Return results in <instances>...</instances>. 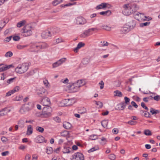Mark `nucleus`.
<instances>
[{
  "label": "nucleus",
  "instance_id": "37",
  "mask_svg": "<svg viewBox=\"0 0 160 160\" xmlns=\"http://www.w3.org/2000/svg\"><path fill=\"white\" fill-rule=\"evenodd\" d=\"M125 100V102H123V103H124V104L128 105L130 103V99L127 97H125L124 98Z\"/></svg>",
  "mask_w": 160,
  "mask_h": 160
},
{
  "label": "nucleus",
  "instance_id": "61",
  "mask_svg": "<svg viewBox=\"0 0 160 160\" xmlns=\"http://www.w3.org/2000/svg\"><path fill=\"white\" fill-rule=\"evenodd\" d=\"M63 42V40L62 38H58L56 39V44L62 42Z\"/></svg>",
  "mask_w": 160,
  "mask_h": 160
},
{
  "label": "nucleus",
  "instance_id": "42",
  "mask_svg": "<svg viewBox=\"0 0 160 160\" xmlns=\"http://www.w3.org/2000/svg\"><path fill=\"white\" fill-rule=\"evenodd\" d=\"M28 46L27 45H21L18 44L17 45V48L18 49H22Z\"/></svg>",
  "mask_w": 160,
  "mask_h": 160
},
{
  "label": "nucleus",
  "instance_id": "23",
  "mask_svg": "<svg viewBox=\"0 0 160 160\" xmlns=\"http://www.w3.org/2000/svg\"><path fill=\"white\" fill-rule=\"evenodd\" d=\"M111 13V12L110 10H108L104 12H99V14L104 16H109Z\"/></svg>",
  "mask_w": 160,
  "mask_h": 160
},
{
  "label": "nucleus",
  "instance_id": "30",
  "mask_svg": "<svg viewBox=\"0 0 160 160\" xmlns=\"http://www.w3.org/2000/svg\"><path fill=\"white\" fill-rule=\"evenodd\" d=\"M70 150H72V149L68 147H65L63 150L62 152L64 153H69L70 152Z\"/></svg>",
  "mask_w": 160,
  "mask_h": 160
},
{
  "label": "nucleus",
  "instance_id": "59",
  "mask_svg": "<svg viewBox=\"0 0 160 160\" xmlns=\"http://www.w3.org/2000/svg\"><path fill=\"white\" fill-rule=\"evenodd\" d=\"M118 130L117 128H114L112 130V132L114 134H117L118 132Z\"/></svg>",
  "mask_w": 160,
  "mask_h": 160
},
{
  "label": "nucleus",
  "instance_id": "45",
  "mask_svg": "<svg viewBox=\"0 0 160 160\" xmlns=\"http://www.w3.org/2000/svg\"><path fill=\"white\" fill-rule=\"evenodd\" d=\"M96 104L98 106V108H101L103 104L100 101H95Z\"/></svg>",
  "mask_w": 160,
  "mask_h": 160
},
{
  "label": "nucleus",
  "instance_id": "34",
  "mask_svg": "<svg viewBox=\"0 0 160 160\" xmlns=\"http://www.w3.org/2000/svg\"><path fill=\"white\" fill-rule=\"evenodd\" d=\"M6 24V22L5 21L2 20L0 21V31L4 27Z\"/></svg>",
  "mask_w": 160,
  "mask_h": 160
},
{
  "label": "nucleus",
  "instance_id": "33",
  "mask_svg": "<svg viewBox=\"0 0 160 160\" xmlns=\"http://www.w3.org/2000/svg\"><path fill=\"white\" fill-rule=\"evenodd\" d=\"M108 122L107 120H104L101 122V124L103 127L106 128L107 127Z\"/></svg>",
  "mask_w": 160,
  "mask_h": 160
},
{
  "label": "nucleus",
  "instance_id": "24",
  "mask_svg": "<svg viewBox=\"0 0 160 160\" xmlns=\"http://www.w3.org/2000/svg\"><path fill=\"white\" fill-rule=\"evenodd\" d=\"M126 105L124 104V103L123 102L121 103L118 105V109L119 110H122L124 109L126 107Z\"/></svg>",
  "mask_w": 160,
  "mask_h": 160
},
{
  "label": "nucleus",
  "instance_id": "1",
  "mask_svg": "<svg viewBox=\"0 0 160 160\" xmlns=\"http://www.w3.org/2000/svg\"><path fill=\"white\" fill-rule=\"evenodd\" d=\"M122 13L126 16H129L134 13L139 8L138 6L134 2L124 4L123 6Z\"/></svg>",
  "mask_w": 160,
  "mask_h": 160
},
{
  "label": "nucleus",
  "instance_id": "52",
  "mask_svg": "<svg viewBox=\"0 0 160 160\" xmlns=\"http://www.w3.org/2000/svg\"><path fill=\"white\" fill-rule=\"evenodd\" d=\"M137 122L136 121H134L132 120H131L128 121L127 122V123L131 125H134L136 124Z\"/></svg>",
  "mask_w": 160,
  "mask_h": 160
},
{
  "label": "nucleus",
  "instance_id": "48",
  "mask_svg": "<svg viewBox=\"0 0 160 160\" xmlns=\"http://www.w3.org/2000/svg\"><path fill=\"white\" fill-rule=\"evenodd\" d=\"M36 129L37 131L40 132H42L44 131V128L38 126L36 128Z\"/></svg>",
  "mask_w": 160,
  "mask_h": 160
},
{
  "label": "nucleus",
  "instance_id": "64",
  "mask_svg": "<svg viewBox=\"0 0 160 160\" xmlns=\"http://www.w3.org/2000/svg\"><path fill=\"white\" fill-rule=\"evenodd\" d=\"M153 98L154 100L157 101H158L160 99V97L159 95L155 96Z\"/></svg>",
  "mask_w": 160,
  "mask_h": 160
},
{
  "label": "nucleus",
  "instance_id": "11",
  "mask_svg": "<svg viewBox=\"0 0 160 160\" xmlns=\"http://www.w3.org/2000/svg\"><path fill=\"white\" fill-rule=\"evenodd\" d=\"M75 102L74 99H65L62 101L65 106H69L72 105Z\"/></svg>",
  "mask_w": 160,
  "mask_h": 160
},
{
  "label": "nucleus",
  "instance_id": "58",
  "mask_svg": "<svg viewBox=\"0 0 160 160\" xmlns=\"http://www.w3.org/2000/svg\"><path fill=\"white\" fill-rule=\"evenodd\" d=\"M99 84L100 85V88L102 89L104 88V83L102 81H101L99 83Z\"/></svg>",
  "mask_w": 160,
  "mask_h": 160
},
{
  "label": "nucleus",
  "instance_id": "35",
  "mask_svg": "<svg viewBox=\"0 0 160 160\" xmlns=\"http://www.w3.org/2000/svg\"><path fill=\"white\" fill-rule=\"evenodd\" d=\"M78 112L80 113H84L86 112V110L84 107L80 108L78 109Z\"/></svg>",
  "mask_w": 160,
  "mask_h": 160
},
{
  "label": "nucleus",
  "instance_id": "2",
  "mask_svg": "<svg viewBox=\"0 0 160 160\" xmlns=\"http://www.w3.org/2000/svg\"><path fill=\"white\" fill-rule=\"evenodd\" d=\"M85 84L84 81L80 80H78L76 83L69 84L68 86V87L71 92H75L78 91L79 88L83 86Z\"/></svg>",
  "mask_w": 160,
  "mask_h": 160
},
{
  "label": "nucleus",
  "instance_id": "20",
  "mask_svg": "<svg viewBox=\"0 0 160 160\" xmlns=\"http://www.w3.org/2000/svg\"><path fill=\"white\" fill-rule=\"evenodd\" d=\"M45 89L43 88H40L37 92V94L40 97H42L45 92Z\"/></svg>",
  "mask_w": 160,
  "mask_h": 160
},
{
  "label": "nucleus",
  "instance_id": "15",
  "mask_svg": "<svg viewBox=\"0 0 160 160\" xmlns=\"http://www.w3.org/2000/svg\"><path fill=\"white\" fill-rule=\"evenodd\" d=\"M35 141L37 143L46 142H47V140H45L44 137L40 135L37 136L35 139Z\"/></svg>",
  "mask_w": 160,
  "mask_h": 160
},
{
  "label": "nucleus",
  "instance_id": "55",
  "mask_svg": "<svg viewBox=\"0 0 160 160\" xmlns=\"http://www.w3.org/2000/svg\"><path fill=\"white\" fill-rule=\"evenodd\" d=\"M88 62V59L87 58H85L82 59V63L83 64H86Z\"/></svg>",
  "mask_w": 160,
  "mask_h": 160
},
{
  "label": "nucleus",
  "instance_id": "47",
  "mask_svg": "<svg viewBox=\"0 0 160 160\" xmlns=\"http://www.w3.org/2000/svg\"><path fill=\"white\" fill-rule=\"evenodd\" d=\"M68 133H69L68 131H65L61 133V135L62 136L65 137L68 135Z\"/></svg>",
  "mask_w": 160,
  "mask_h": 160
},
{
  "label": "nucleus",
  "instance_id": "19",
  "mask_svg": "<svg viewBox=\"0 0 160 160\" xmlns=\"http://www.w3.org/2000/svg\"><path fill=\"white\" fill-rule=\"evenodd\" d=\"M128 24L129 26V28L130 29H133L136 26V22L134 20H131L128 23H126Z\"/></svg>",
  "mask_w": 160,
  "mask_h": 160
},
{
  "label": "nucleus",
  "instance_id": "41",
  "mask_svg": "<svg viewBox=\"0 0 160 160\" xmlns=\"http://www.w3.org/2000/svg\"><path fill=\"white\" fill-rule=\"evenodd\" d=\"M18 124L19 127L22 128L24 127V121L22 119L20 120L18 122Z\"/></svg>",
  "mask_w": 160,
  "mask_h": 160
},
{
  "label": "nucleus",
  "instance_id": "62",
  "mask_svg": "<svg viewBox=\"0 0 160 160\" xmlns=\"http://www.w3.org/2000/svg\"><path fill=\"white\" fill-rule=\"evenodd\" d=\"M131 104L132 106L136 108H137L138 107V105L134 101L132 102H131Z\"/></svg>",
  "mask_w": 160,
  "mask_h": 160
},
{
  "label": "nucleus",
  "instance_id": "13",
  "mask_svg": "<svg viewBox=\"0 0 160 160\" xmlns=\"http://www.w3.org/2000/svg\"><path fill=\"white\" fill-rule=\"evenodd\" d=\"M130 30L129 26L128 24H125L120 30L121 33L122 34H126Z\"/></svg>",
  "mask_w": 160,
  "mask_h": 160
},
{
  "label": "nucleus",
  "instance_id": "9",
  "mask_svg": "<svg viewBox=\"0 0 160 160\" xmlns=\"http://www.w3.org/2000/svg\"><path fill=\"white\" fill-rule=\"evenodd\" d=\"M111 7V6L108 3L103 2L97 6L95 8L97 10L105 8H109Z\"/></svg>",
  "mask_w": 160,
  "mask_h": 160
},
{
  "label": "nucleus",
  "instance_id": "50",
  "mask_svg": "<svg viewBox=\"0 0 160 160\" xmlns=\"http://www.w3.org/2000/svg\"><path fill=\"white\" fill-rule=\"evenodd\" d=\"M12 53L11 51H9L6 52L5 55L6 57H11L12 55Z\"/></svg>",
  "mask_w": 160,
  "mask_h": 160
},
{
  "label": "nucleus",
  "instance_id": "18",
  "mask_svg": "<svg viewBox=\"0 0 160 160\" xmlns=\"http://www.w3.org/2000/svg\"><path fill=\"white\" fill-rule=\"evenodd\" d=\"M28 108L24 104L20 108L19 112L21 114H25L28 111Z\"/></svg>",
  "mask_w": 160,
  "mask_h": 160
},
{
  "label": "nucleus",
  "instance_id": "46",
  "mask_svg": "<svg viewBox=\"0 0 160 160\" xmlns=\"http://www.w3.org/2000/svg\"><path fill=\"white\" fill-rule=\"evenodd\" d=\"M142 112L143 113L145 112L144 113V116L146 118H149L150 116V114L149 112H146V111H143L141 110L140 111Z\"/></svg>",
  "mask_w": 160,
  "mask_h": 160
},
{
  "label": "nucleus",
  "instance_id": "7",
  "mask_svg": "<svg viewBox=\"0 0 160 160\" xmlns=\"http://www.w3.org/2000/svg\"><path fill=\"white\" fill-rule=\"evenodd\" d=\"M84 155L80 152H77L72 156V160H84Z\"/></svg>",
  "mask_w": 160,
  "mask_h": 160
},
{
  "label": "nucleus",
  "instance_id": "36",
  "mask_svg": "<svg viewBox=\"0 0 160 160\" xmlns=\"http://www.w3.org/2000/svg\"><path fill=\"white\" fill-rule=\"evenodd\" d=\"M150 112L152 115H154V114H156L158 113L159 112L158 110H155L152 108H151L150 109Z\"/></svg>",
  "mask_w": 160,
  "mask_h": 160
},
{
  "label": "nucleus",
  "instance_id": "14",
  "mask_svg": "<svg viewBox=\"0 0 160 160\" xmlns=\"http://www.w3.org/2000/svg\"><path fill=\"white\" fill-rule=\"evenodd\" d=\"M41 103L44 106H48L50 104V102L48 98L44 97L41 100Z\"/></svg>",
  "mask_w": 160,
  "mask_h": 160
},
{
  "label": "nucleus",
  "instance_id": "29",
  "mask_svg": "<svg viewBox=\"0 0 160 160\" xmlns=\"http://www.w3.org/2000/svg\"><path fill=\"white\" fill-rule=\"evenodd\" d=\"M48 44L45 42L39 43L40 49H45L48 47Z\"/></svg>",
  "mask_w": 160,
  "mask_h": 160
},
{
  "label": "nucleus",
  "instance_id": "53",
  "mask_svg": "<svg viewBox=\"0 0 160 160\" xmlns=\"http://www.w3.org/2000/svg\"><path fill=\"white\" fill-rule=\"evenodd\" d=\"M54 121L57 122H61V119L58 117H56L53 118Z\"/></svg>",
  "mask_w": 160,
  "mask_h": 160
},
{
  "label": "nucleus",
  "instance_id": "16",
  "mask_svg": "<svg viewBox=\"0 0 160 160\" xmlns=\"http://www.w3.org/2000/svg\"><path fill=\"white\" fill-rule=\"evenodd\" d=\"M92 34V33H91L89 30L88 29L83 31L80 35V37L82 38H85L89 36Z\"/></svg>",
  "mask_w": 160,
  "mask_h": 160
},
{
  "label": "nucleus",
  "instance_id": "6",
  "mask_svg": "<svg viewBox=\"0 0 160 160\" xmlns=\"http://www.w3.org/2000/svg\"><path fill=\"white\" fill-rule=\"evenodd\" d=\"M134 16L135 18L138 21L140 20H150L152 19L151 17H147L145 16L143 13H141L138 12H137L136 13L135 12L134 14Z\"/></svg>",
  "mask_w": 160,
  "mask_h": 160
},
{
  "label": "nucleus",
  "instance_id": "54",
  "mask_svg": "<svg viewBox=\"0 0 160 160\" xmlns=\"http://www.w3.org/2000/svg\"><path fill=\"white\" fill-rule=\"evenodd\" d=\"M150 24V22H147L145 23H142L140 24V26L141 27H143L144 26H146L149 25Z\"/></svg>",
  "mask_w": 160,
  "mask_h": 160
},
{
  "label": "nucleus",
  "instance_id": "63",
  "mask_svg": "<svg viewBox=\"0 0 160 160\" xmlns=\"http://www.w3.org/2000/svg\"><path fill=\"white\" fill-rule=\"evenodd\" d=\"M9 153L8 151H6L1 153V155L2 156H4L8 155Z\"/></svg>",
  "mask_w": 160,
  "mask_h": 160
},
{
  "label": "nucleus",
  "instance_id": "10",
  "mask_svg": "<svg viewBox=\"0 0 160 160\" xmlns=\"http://www.w3.org/2000/svg\"><path fill=\"white\" fill-rule=\"evenodd\" d=\"M76 23L78 25H82L86 22V20L82 17H78L76 18Z\"/></svg>",
  "mask_w": 160,
  "mask_h": 160
},
{
  "label": "nucleus",
  "instance_id": "43",
  "mask_svg": "<svg viewBox=\"0 0 160 160\" xmlns=\"http://www.w3.org/2000/svg\"><path fill=\"white\" fill-rule=\"evenodd\" d=\"M20 89V88L19 87L17 86L14 87V88L12 90V93H14L15 92H18L19 90Z\"/></svg>",
  "mask_w": 160,
  "mask_h": 160
},
{
  "label": "nucleus",
  "instance_id": "4",
  "mask_svg": "<svg viewBox=\"0 0 160 160\" xmlns=\"http://www.w3.org/2000/svg\"><path fill=\"white\" fill-rule=\"evenodd\" d=\"M32 27L31 25H27L21 29V32L23 34V36H29L32 34Z\"/></svg>",
  "mask_w": 160,
  "mask_h": 160
},
{
  "label": "nucleus",
  "instance_id": "12",
  "mask_svg": "<svg viewBox=\"0 0 160 160\" xmlns=\"http://www.w3.org/2000/svg\"><path fill=\"white\" fill-rule=\"evenodd\" d=\"M66 60V58H63L60 59L52 64V68H55L59 66L65 62Z\"/></svg>",
  "mask_w": 160,
  "mask_h": 160
},
{
  "label": "nucleus",
  "instance_id": "39",
  "mask_svg": "<svg viewBox=\"0 0 160 160\" xmlns=\"http://www.w3.org/2000/svg\"><path fill=\"white\" fill-rule=\"evenodd\" d=\"M53 152L52 148L51 147H47L46 149V152L48 154H50Z\"/></svg>",
  "mask_w": 160,
  "mask_h": 160
},
{
  "label": "nucleus",
  "instance_id": "60",
  "mask_svg": "<svg viewBox=\"0 0 160 160\" xmlns=\"http://www.w3.org/2000/svg\"><path fill=\"white\" fill-rule=\"evenodd\" d=\"M13 39L15 41H18L20 39V38L19 36H15L13 37Z\"/></svg>",
  "mask_w": 160,
  "mask_h": 160
},
{
  "label": "nucleus",
  "instance_id": "31",
  "mask_svg": "<svg viewBox=\"0 0 160 160\" xmlns=\"http://www.w3.org/2000/svg\"><path fill=\"white\" fill-rule=\"evenodd\" d=\"M26 22V21L24 20L19 22L17 24V26L18 28H20L23 26H24Z\"/></svg>",
  "mask_w": 160,
  "mask_h": 160
},
{
  "label": "nucleus",
  "instance_id": "26",
  "mask_svg": "<svg viewBox=\"0 0 160 160\" xmlns=\"http://www.w3.org/2000/svg\"><path fill=\"white\" fill-rule=\"evenodd\" d=\"M101 28L108 31H110L112 29L111 27L108 25H103L101 26Z\"/></svg>",
  "mask_w": 160,
  "mask_h": 160
},
{
  "label": "nucleus",
  "instance_id": "3",
  "mask_svg": "<svg viewBox=\"0 0 160 160\" xmlns=\"http://www.w3.org/2000/svg\"><path fill=\"white\" fill-rule=\"evenodd\" d=\"M28 69V67L27 63H23L19 64L15 68V72L19 74H22L25 72Z\"/></svg>",
  "mask_w": 160,
  "mask_h": 160
},
{
  "label": "nucleus",
  "instance_id": "57",
  "mask_svg": "<svg viewBox=\"0 0 160 160\" xmlns=\"http://www.w3.org/2000/svg\"><path fill=\"white\" fill-rule=\"evenodd\" d=\"M22 99V96H18L15 98V100L17 101L21 100Z\"/></svg>",
  "mask_w": 160,
  "mask_h": 160
},
{
  "label": "nucleus",
  "instance_id": "28",
  "mask_svg": "<svg viewBox=\"0 0 160 160\" xmlns=\"http://www.w3.org/2000/svg\"><path fill=\"white\" fill-rule=\"evenodd\" d=\"M7 109V108H5L0 110V117L6 115L5 111Z\"/></svg>",
  "mask_w": 160,
  "mask_h": 160
},
{
  "label": "nucleus",
  "instance_id": "8",
  "mask_svg": "<svg viewBox=\"0 0 160 160\" xmlns=\"http://www.w3.org/2000/svg\"><path fill=\"white\" fill-rule=\"evenodd\" d=\"M39 43H31L30 45V51L32 52H38L39 50Z\"/></svg>",
  "mask_w": 160,
  "mask_h": 160
},
{
  "label": "nucleus",
  "instance_id": "5",
  "mask_svg": "<svg viewBox=\"0 0 160 160\" xmlns=\"http://www.w3.org/2000/svg\"><path fill=\"white\" fill-rule=\"evenodd\" d=\"M56 31L57 29L54 28L51 30L50 31L47 30L44 31L42 33V37L44 38H47L48 37H51L57 33Z\"/></svg>",
  "mask_w": 160,
  "mask_h": 160
},
{
  "label": "nucleus",
  "instance_id": "51",
  "mask_svg": "<svg viewBox=\"0 0 160 160\" xmlns=\"http://www.w3.org/2000/svg\"><path fill=\"white\" fill-rule=\"evenodd\" d=\"M98 138V136L96 135H92L90 136V139L92 140H94Z\"/></svg>",
  "mask_w": 160,
  "mask_h": 160
},
{
  "label": "nucleus",
  "instance_id": "27",
  "mask_svg": "<svg viewBox=\"0 0 160 160\" xmlns=\"http://www.w3.org/2000/svg\"><path fill=\"white\" fill-rule=\"evenodd\" d=\"M34 73V71L33 70L31 71L28 72H27L24 75V77L26 78L29 77L33 75Z\"/></svg>",
  "mask_w": 160,
  "mask_h": 160
},
{
  "label": "nucleus",
  "instance_id": "17",
  "mask_svg": "<svg viewBox=\"0 0 160 160\" xmlns=\"http://www.w3.org/2000/svg\"><path fill=\"white\" fill-rule=\"evenodd\" d=\"M13 66L12 65H3L2 67L0 68V72H3L7 70L12 67H13Z\"/></svg>",
  "mask_w": 160,
  "mask_h": 160
},
{
  "label": "nucleus",
  "instance_id": "32",
  "mask_svg": "<svg viewBox=\"0 0 160 160\" xmlns=\"http://www.w3.org/2000/svg\"><path fill=\"white\" fill-rule=\"evenodd\" d=\"M114 93H115L114 95L115 96L121 97L122 96V94L121 92L118 90L115 91L114 92Z\"/></svg>",
  "mask_w": 160,
  "mask_h": 160
},
{
  "label": "nucleus",
  "instance_id": "21",
  "mask_svg": "<svg viewBox=\"0 0 160 160\" xmlns=\"http://www.w3.org/2000/svg\"><path fill=\"white\" fill-rule=\"evenodd\" d=\"M25 106L28 108V110L29 111L32 109L34 106V104L32 102H29L28 103L24 104Z\"/></svg>",
  "mask_w": 160,
  "mask_h": 160
},
{
  "label": "nucleus",
  "instance_id": "38",
  "mask_svg": "<svg viewBox=\"0 0 160 160\" xmlns=\"http://www.w3.org/2000/svg\"><path fill=\"white\" fill-rule=\"evenodd\" d=\"M62 1L63 0H55L52 2V4L53 5L56 6Z\"/></svg>",
  "mask_w": 160,
  "mask_h": 160
},
{
  "label": "nucleus",
  "instance_id": "40",
  "mask_svg": "<svg viewBox=\"0 0 160 160\" xmlns=\"http://www.w3.org/2000/svg\"><path fill=\"white\" fill-rule=\"evenodd\" d=\"M144 133L147 136H150L152 135V132L149 129H146L144 131Z\"/></svg>",
  "mask_w": 160,
  "mask_h": 160
},
{
  "label": "nucleus",
  "instance_id": "49",
  "mask_svg": "<svg viewBox=\"0 0 160 160\" xmlns=\"http://www.w3.org/2000/svg\"><path fill=\"white\" fill-rule=\"evenodd\" d=\"M16 77L11 78L7 81V83L8 84L13 82V81L15 79Z\"/></svg>",
  "mask_w": 160,
  "mask_h": 160
},
{
  "label": "nucleus",
  "instance_id": "25",
  "mask_svg": "<svg viewBox=\"0 0 160 160\" xmlns=\"http://www.w3.org/2000/svg\"><path fill=\"white\" fill-rule=\"evenodd\" d=\"M33 132V129L31 125H29L28 126V129L27 131V134L30 135Z\"/></svg>",
  "mask_w": 160,
  "mask_h": 160
},
{
  "label": "nucleus",
  "instance_id": "44",
  "mask_svg": "<svg viewBox=\"0 0 160 160\" xmlns=\"http://www.w3.org/2000/svg\"><path fill=\"white\" fill-rule=\"evenodd\" d=\"M108 158L111 160H114L116 159V156L114 154H112L108 156Z\"/></svg>",
  "mask_w": 160,
  "mask_h": 160
},
{
  "label": "nucleus",
  "instance_id": "56",
  "mask_svg": "<svg viewBox=\"0 0 160 160\" xmlns=\"http://www.w3.org/2000/svg\"><path fill=\"white\" fill-rule=\"evenodd\" d=\"M85 45L84 43L82 42H80L78 43L77 46L78 47V48H80L81 47H83Z\"/></svg>",
  "mask_w": 160,
  "mask_h": 160
},
{
  "label": "nucleus",
  "instance_id": "22",
  "mask_svg": "<svg viewBox=\"0 0 160 160\" xmlns=\"http://www.w3.org/2000/svg\"><path fill=\"white\" fill-rule=\"evenodd\" d=\"M63 127L67 129H69L72 126L70 123L67 122H64L63 123Z\"/></svg>",
  "mask_w": 160,
  "mask_h": 160
}]
</instances>
